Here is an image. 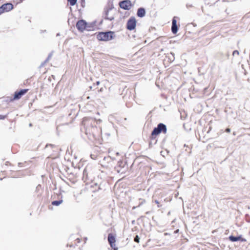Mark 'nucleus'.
<instances>
[{
    "label": "nucleus",
    "mask_w": 250,
    "mask_h": 250,
    "mask_svg": "<svg viewBox=\"0 0 250 250\" xmlns=\"http://www.w3.org/2000/svg\"><path fill=\"white\" fill-rule=\"evenodd\" d=\"M53 51H51L48 55V57H47V58L45 60V62H47L51 58V57H52V55H53Z\"/></svg>",
    "instance_id": "nucleus-24"
},
{
    "label": "nucleus",
    "mask_w": 250,
    "mask_h": 250,
    "mask_svg": "<svg viewBox=\"0 0 250 250\" xmlns=\"http://www.w3.org/2000/svg\"><path fill=\"white\" fill-rule=\"evenodd\" d=\"M167 132V125L162 123H159L152 130V136H158L161 133L166 134Z\"/></svg>",
    "instance_id": "nucleus-3"
},
{
    "label": "nucleus",
    "mask_w": 250,
    "mask_h": 250,
    "mask_svg": "<svg viewBox=\"0 0 250 250\" xmlns=\"http://www.w3.org/2000/svg\"><path fill=\"white\" fill-rule=\"evenodd\" d=\"M156 136H152V133H151L150 135L149 136L150 141L149 142V147H151L154 145H156L157 142Z\"/></svg>",
    "instance_id": "nucleus-15"
},
{
    "label": "nucleus",
    "mask_w": 250,
    "mask_h": 250,
    "mask_svg": "<svg viewBox=\"0 0 250 250\" xmlns=\"http://www.w3.org/2000/svg\"><path fill=\"white\" fill-rule=\"evenodd\" d=\"M134 223H135V221H134V220H133V221H132V224H134Z\"/></svg>",
    "instance_id": "nucleus-47"
},
{
    "label": "nucleus",
    "mask_w": 250,
    "mask_h": 250,
    "mask_svg": "<svg viewBox=\"0 0 250 250\" xmlns=\"http://www.w3.org/2000/svg\"><path fill=\"white\" fill-rule=\"evenodd\" d=\"M126 165V162H123V161L122 160H120L118 162V164H117V167H115L116 168H117V171L118 172H121V173H123L124 171H121V169L122 168H124L125 166Z\"/></svg>",
    "instance_id": "nucleus-13"
},
{
    "label": "nucleus",
    "mask_w": 250,
    "mask_h": 250,
    "mask_svg": "<svg viewBox=\"0 0 250 250\" xmlns=\"http://www.w3.org/2000/svg\"><path fill=\"white\" fill-rule=\"evenodd\" d=\"M230 128H229V127H227L225 129V132H227V133H229L230 132Z\"/></svg>",
    "instance_id": "nucleus-32"
},
{
    "label": "nucleus",
    "mask_w": 250,
    "mask_h": 250,
    "mask_svg": "<svg viewBox=\"0 0 250 250\" xmlns=\"http://www.w3.org/2000/svg\"><path fill=\"white\" fill-rule=\"evenodd\" d=\"M46 62H45V61L43 62H42V63L40 65V67H42L44 66V65L46 63Z\"/></svg>",
    "instance_id": "nucleus-34"
},
{
    "label": "nucleus",
    "mask_w": 250,
    "mask_h": 250,
    "mask_svg": "<svg viewBox=\"0 0 250 250\" xmlns=\"http://www.w3.org/2000/svg\"><path fill=\"white\" fill-rule=\"evenodd\" d=\"M2 180V178H0V180Z\"/></svg>",
    "instance_id": "nucleus-55"
},
{
    "label": "nucleus",
    "mask_w": 250,
    "mask_h": 250,
    "mask_svg": "<svg viewBox=\"0 0 250 250\" xmlns=\"http://www.w3.org/2000/svg\"><path fill=\"white\" fill-rule=\"evenodd\" d=\"M108 242L113 250H118V248L116 246V236L112 233H109L107 236Z\"/></svg>",
    "instance_id": "nucleus-5"
},
{
    "label": "nucleus",
    "mask_w": 250,
    "mask_h": 250,
    "mask_svg": "<svg viewBox=\"0 0 250 250\" xmlns=\"http://www.w3.org/2000/svg\"><path fill=\"white\" fill-rule=\"evenodd\" d=\"M48 146H50L51 147V148H54L55 147H56V146L55 145L51 144H46L45 147H48Z\"/></svg>",
    "instance_id": "nucleus-29"
},
{
    "label": "nucleus",
    "mask_w": 250,
    "mask_h": 250,
    "mask_svg": "<svg viewBox=\"0 0 250 250\" xmlns=\"http://www.w3.org/2000/svg\"><path fill=\"white\" fill-rule=\"evenodd\" d=\"M60 36V33H58L57 34H56V36L57 37H58V36Z\"/></svg>",
    "instance_id": "nucleus-43"
},
{
    "label": "nucleus",
    "mask_w": 250,
    "mask_h": 250,
    "mask_svg": "<svg viewBox=\"0 0 250 250\" xmlns=\"http://www.w3.org/2000/svg\"><path fill=\"white\" fill-rule=\"evenodd\" d=\"M134 242L139 243L140 242V237L138 235H136L134 238Z\"/></svg>",
    "instance_id": "nucleus-26"
},
{
    "label": "nucleus",
    "mask_w": 250,
    "mask_h": 250,
    "mask_svg": "<svg viewBox=\"0 0 250 250\" xmlns=\"http://www.w3.org/2000/svg\"><path fill=\"white\" fill-rule=\"evenodd\" d=\"M139 200L141 201L139 202L138 205L136 207H135V206L133 207L132 208L133 209H135L137 207H140L141 205H142L143 204H144L146 202V201L144 199H139Z\"/></svg>",
    "instance_id": "nucleus-23"
},
{
    "label": "nucleus",
    "mask_w": 250,
    "mask_h": 250,
    "mask_svg": "<svg viewBox=\"0 0 250 250\" xmlns=\"http://www.w3.org/2000/svg\"><path fill=\"white\" fill-rule=\"evenodd\" d=\"M110 157L108 156L107 157H104L103 160H110Z\"/></svg>",
    "instance_id": "nucleus-38"
},
{
    "label": "nucleus",
    "mask_w": 250,
    "mask_h": 250,
    "mask_svg": "<svg viewBox=\"0 0 250 250\" xmlns=\"http://www.w3.org/2000/svg\"><path fill=\"white\" fill-rule=\"evenodd\" d=\"M233 135L234 136H235V135H236L235 132H233Z\"/></svg>",
    "instance_id": "nucleus-48"
},
{
    "label": "nucleus",
    "mask_w": 250,
    "mask_h": 250,
    "mask_svg": "<svg viewBox=\"0 0 250 250\" xmlns=\"http://www.w3.org/2000/svg\"><path fill=\"white\" fill-rule=\"evenodd\" d=\"M177 17H174L172 20L171 32L173 34H176L178 31V26L177 24Z\"/></svg>",
    "instance_id": "nucleus-12"
},
{
    "label": "nucleus",
    "mask_w": 250,
    "mask_h": 250,
    "mask_svg": "<svg viewBox=\"0 0 250 250\" xmlns=\"http://www.w3.org/2000/svg\"><path fill=\"white\" fill-rule=\"evenodd\" d=\"M103 20H102L100 21V23H99V24H100V25L102 24V23H103Z\"/></svg>",
    "instance_id": "nucleus-42"
},
{
    "label": "nucleus",
    "mask_w": 250,
    "mask_h": 250,
    "mask_svg": "<svg viewBox=\"0 0 250 250\" xmlns=\"http://www.w3.org/2000/svg\"><path fill=\"white\" fill-rule=\"evenodd\" d=\"M119 5L121 8L125 10H129L133 4L130 0H123L119 2Z\"/></svg>",
    "instance_id": "nucleus-7"
},
{
    "label": "nucleus",
    "mask_w": 250,
    "mask_h": 250,
    "mask_svg": "<svg viewBox=\"0 0 250 250\" xmlns=\"http://www.w3.org/2000/svg\"><path fill=\"white\" fill-rule=\"evenodd\" d=\"M24 0H20V3H21Z\"/></svg>",
    "instance_id": "nucleus-45"
},
{
    "label": "nucleus",
    "mask_w": 250,
    "mask_h": 250,
    "mask_svg": "<svg viewBox=\"0 0 250 250\" xmlns=\"http://www.w3.org/2000/svg\"><path fill=\"white\" fill-rule=\"evenodd\" d=\"M184 146L187 147V146L186 145V144L184 145Z\"/></svg>",
    "instance_id": "nucleus-52"
},
{
    "label": "nucleus",
    "mask_w": 250,
    "mask_h": 250,
    "mask_svg": "<svg viewBox=\"0 0 250 250\" xmlns=\"http://www.w3.org/2000/svg\"><path fill=\"white\" fill-rule=\"evenodd\" d=\"M228 239L232 242H235L237 241H240L242 242H246L247 240L245 238L242 237V235H239L237 236H234L233 235H230L229 236Z\"/></svg>",
    "instance_id": "nucleus-10"
},
{
    "label": "nucleus",
    "mask_w": 250,
    "mask_h": 250,
    "mask_svg": "<svg viewBox=\"0 0 250 250\" xmlns=\"http://www.w3.org/2000/svg\"><path fill=\"white\" fill-rule=\"evenodd\" d=\"M179 229H177L173 231H170L169 232H165V233H164V235L165 236L170 235V236H172L173 237H174V238H175L176 237V236H175V234H178L179 233Z\"/></svg>",
    "instance_id": "nucleus-18"
},
{
    "label": "nucleus",
    "mask_w": 250,
    "mask_h": 250,
    "mask_svg": "<svg viewBox=\"0 0 250 250\" xmlns=\"http://www.w3.org/2000/svg\"><path fill=\"white\" fill-rule=\"evenodd\" d=\"M115 37V32L110 30L99 32L97 34V39L99 41L107 42L114 39Z\"/></svg>",
    "instance_id": "nucleus-2"
},
{
    "label": "nucleus",
    "mask_w": 250,
    "mask_h": 250,
    "mask_svg": "<svg viewBox=\"0 0 250 250\" xmlns=\"http://www.w3.org/2000/svg\"><path fill=\"white\" fill-rule=\"evenodd\" d=\"M175 54L173 52H170L169 54H168L167 55V58L168 61L170 62H172L174 61L175 60V56H174Z\"/></svg>",
    "instance_id": "nucleus-20"
},
{
    "label": "nucleus",
    "mask_w": 250,
    "mask_h": 250,
    "mask_svg": "<svg viewBox=\"0 0 250 250\" xmlns=\"http://www.w3.org/2000/svg\"><path fill=\"white\" fill-rule=\"evenodd\" d=\"M87 22L82 19L77 22L76 27L79 32H83L85 30H86V27H87Z\"/></svg>",
    "instance_id": "nucleus-6"
},
{
    "label": "nucleus",
    "mask_w": 250,
    "mask_h": 250,
    "mask_svg": "<svg viewBox=\"0 0 250 250\" xmlns=\"http://www.w3.org/2000/svg\"><path fill=\"white\" fill-rule=\"evenodd\" d=\"M247 221L248 222L250 223V219H247Z\"/></svg>",
    "instance_id": "nucleus-44"
},
{
    "label": "nucleus",
    "mask_w": 250,
    "mask_h": 250,
    "mask_svg": "<svg viewBox=\"0 0 250 250\" xmlns=\"http://www.w3.org/2000/svg\"><path fill=\"white\" fill-rule=\"evenodd\" d=\"M222 58L221 60L222 61H224L225 59H229L230 56L229 52V51H227L226 53H220Z\"/></svg>",
    "instance_id": "nucleus-19"
},
{
    "label": "nucleus",
    "mask_w": 250,
    "mask_h": 250,
    "mask_svg": "<svg viewBox=\"0 0 250 250\" xmlns=\"http://www.w3.org/2000/svg\"><path fill=\"white\" fill-rule=\"evenodd\" d=\"M91 157L92 159H93V158L92 157V155H91Z\"/></svg>",
    "instance_id": "nucleus-54"
},
{
    "label": "nucleus",
    "mask_w": 250,
    "mask_h": 250,
    "mask_svg": "<svg viewBox=\"0 0 250 250\" xmlns=\"http://www.w3.org/2000/svg\"><path fill=\"white\" fill-rule=\"evenodd\" d=\"M14 99V96L13 97H6L5 98V100H4L5 102L7 103H10V102H12L13 101H14V100H16V99Z\"/></svg>",
    "instance_id": "nucleus-22"
},
{
    "label": "nucleus",
    "mask_w": 250,
    "mask_h": 250,
    "mask_svg": "<svg viewBox=\"0 0 250 250\" xmlns=\"http://www.w3.org/2000/svg\"><path fill=\"white\" fill-rule=\"evenodd\" d=\"M109 11L110 10H109L106 7H104V19L106 20L112 21L114 20V17L113 16L109 17L108 16Z\"/></svg>",
    "instance_id": "nucleus-16"
},
{
    "label": "nucleus",
    "mask_w": 250,
    "mask_h": 250,
    "mask_svg": "<svg viewBox=\"0 0 250 250\" xmlns=\"http://www.w3.org/2000/svg\"><path fill=\"white\" fill-rule=\"evenodd\" d=\"M7 117V115H0V120H4Z\"/></svg>",
    "instance_id": "nucleus-31"
},
{
    "label": "nucleus",
    "mask_w": 250,
    "mask_h": 250,
    "mask_svg": "<svg viewBox=\"0 0 250 250\" xmlns=\"http://www.w3.org/2000/svg\"><path fill=\"white\" fill-rule=\"evenodd\" d=\"M221 132H223V130H221Z\"/></svg>",
    "instance_id": "nucleus-53"
},
{
    "label": "nucleus",
    "mask_w": 250,
    "mask_h": 250,
    "mask_svg": "<svg viewBox=\"0 0 250 250\" xmlns=\"http://www.w3.org/2000/svg\"><path fill=\"white\" fill-rule=\"evenodd\" d=\"M63 202V200L62 199V197H61V199L58 200H54L52 202L51 204L53 206H59Z\"/></svg>",
    "instance_id": "nucleus-21"
},
{
    "label": "nucleus",
    "mask_w": 250,
    "mask_h": 250,
    "mask_svg": "<svg viewBox=\"0 0 250 250\" xmlns=\"http://www.w3.org/2000/svg\"><path fill=\"white\" fill-rule=\"evenodd\" d=\"M146 14V10L144 7H141L137 9V16L141 18L144 17Z\"/></svg>",
    "instance_id": "nucleus-14"
},
{
    "label": "nucleus",
    "mask_w": 250,
    "mask_h": 250,
    "mask_svg": "<svg viewBox=\"0 0 250 250\" xmlns=\"http://www.w3.org/2000/svg\"><path fill=\"white\" fill-rule=\"evenodd\" d=\"M89 88L91 90L92 89V86H90L89 87Z\"/></svg>",
    "instance_id": "nucleus-46"
},
{
    "label": "nucleus",
    "mask_w": 250,
    "mask_h": 250,
    "mask_svg": "<svg viewBox=\"0 0 250 250\" xmlns=\"http://www.w3.org/2000/svg\"><path fill=\"white\" fill-rule=\"evenodd\" d=\"M28 90V89H21L19 91H16L14 93L13 99H16V100H19L23 95L25 94Z\"/></svg>",
    "instance_id": "nucleus-8"
},
{
    "label": "nucleus",
    "mask_w": 250,
    "mask_h": 250,
    "mask_svg": "<svg viewBox=\"0 0 250 250\" xmlns=\"http://www.w3.org/2000/svg\"><path fill=\"white\" fill-rule=\"evenodd\" d=\"M211 130V127L209 126V129L207 131V133H208Z\"/></svg>",
    "instance_id": "nucleus-40"
},
{
    "label": "nucleus",
    "mask_w": 250,
    "mask_h": 250,
    "mask_svg": "<svg viewBox=\"0 0 250 250\" xmlns=\"http://www.w3.org/2000/svg\"><path fill=\"white\" fill-rule=\"evenodd\" d=\"M154 202H155V203L156 204H157V205H158V208L160 207V206H159V201H158V200H155V201H154Z\"/></svg>",
    "instance_id": "nucleus-37"
},
{
    "label": "nucleus",
    "mask_w": 250,
    "mask_h": 250,
    "mask_svg": "<svg viewBox=\"0 0 250 250\" xmlns=\"http://www.w3.org/2000/svg\"><path fill=\"white\" fill-rule=\"evenodd\" d=\"M3 13L2 10L1 9V6H0V15Z\"/></svg>",
    "instance_id": "nucleus-39"
},
{
    "label": "nucleus",
    "mask_w": 250,
    "mask_h": 250,
    "mask_svg": "<svg viewBox=\"0 0 250 250\" xmlns=\"http://www.w3.org/2000/svg\"><path fill=\"white\" fill-rule=\"evenodd\" d=\"M100 81H97L95 83L93 84V85H98L100 84Z\"/></svg>",
    "instance_id": "nucleus-36"
},
{
    "label": "nucleus",
    "mask_w": 250,
    "mask_h": 250,
    "mask_svg": "<svg viewBox=\"0 0 250 250\" xmlns=\"http://www.w3.org/2000/svg\"><path fill=\"white\" fill-rule=\"evenodd\" d=\"M96 21H93L91 22H87V27H86L87 31H92L94 29V27L96 26Z\"/></svg>",
    "instance_id": "nucleus-17"
},
{
    "label": "nucleus",
    "mask_w": 250,
    "mask_h": 250,
    "mask_svg": "<svg viewBox=\"0 0 250 250\" xmlns=\"http://www.w3.org/2000/svg\"><path fill=\"white\" fill-rule=\"evenodd\" d=\"M24 163H18V166L20 167H23Z\"/></svg>",
    "instance_id": "nucleus-33"
},
{
    "label": "nucleus",
    "mask_w": 250,
    "mask_h": 250,
    "mask_svg": "<svg viewBox=\"0 0 250 250\" xmlns=\"http://www.w3.org/2000/svg\"><path fill=\"white\" fill-rule=\"evenodd\" d=\"M239 55V52L237 50H235L232 52V56H235V55L238 56Z\"/></svg>",
    "instance_id": "nucleus-27"
},
{
    "label": "nucleus",
    "mask_w": 250,
    "mask_h": 250,
    "mask_svg": "<svg viewBox=\"0 0 250 250\" xmlns=\"http://www.w3.org/2000/svg\"><path fill=\"white\" fill-rule=\"evenodd\" d=\"M0 6L3 13L9 12L14 8V6L11 2L5 3Z\"/></svg>",
    "instance_id": "nucleus-11"
},
{
    "label": "nucleus",
    "mask_w": 250,
    "mask_h": 250,
    "mask_svg": "<svg viewBox=\"0 0 250 250\" xmlns=\"http://www.w3.org/2000/svg\"><path fill=\"white\" fill-rule=\"evenodd\" d=\"M137 21L133 16L131 17L127 21L126 28L129 31H132L136 28Z\"/></svg>",
    "instance_id": "nucleus-4"
},
{
    "label": "nucleus",
    "mask_w": 250,
    "mask_h": 250,
    "mask_svg": "<svg viewBox=\"0 0 250 250\" xmlns=\"http://www.w3.org/2000/svg\"><path fill=\"white\" fill-rule=\"evenodd\" d=\"M94 185L98 187V189L97 190V191L101 189L100 186H99L97 183H94Z\"/></svg>",
    "instance_id": "nucleus-35"
},
{
    "label": "nucleus",
    "mask_w": 250,
    "mask_h": 250,
    "mask_svg": "<svg viewBox=\"0 0 250 250\" xmlns=\"http://www.w3.org/2000/svg\"><path fill=\"white\" fill-rule=\"evenodd\" d=\"M91 167L89 166H87L83 170V180L84 182H88L90 181H91L92 179L90 178L88 176L89 170L90 169Z\"/></svg>",
    "instance_id": "nucleus-9"
},
{
    "label": "nucleus",
    "mask_w": 250,
    "mask_h": 250,
    "mask_svg": "<svg viewBox=\"0 0 250 250\" xmlns=\"http://www.w3.org/2000/svg\"><path fill=\"white\" fill-rule=\"evenodd\" d=\"M71 6H74L76 3L77 0H67Z\"/></svg>",
    "instance_id": "nucleus-25"
},
{
    "label": "nucleus",
    "mask_w": 250,
    "mask_h": 250,
    "mask_svg": "<svg viewBox=\"0 0 250 250\" xmlns=\"http://www.w3.org/2000/svg\"><path fill=\"white\" fill-rule=\"evenodd\" d=\"M98 122H99L100 123V122H101V120H99L98 121Z\"/></svg>",
    "instance_id": "nucleus-51"
},
{
    "label": "nucleus",
    "mask_w": 250,
    "mask_h": 250,
    "mask_svg": "<svg viewBox=\"0 0 250 250\" xmlns=\"http://www.w3.org/2000/svg\"><path fill=\"white\" fill-rule=\"evenodd\" d=\"M41 185H39L36 187V190L39 189V188H41Z\"/></svg>",
    "instance_id": "nucleus-41"
},
{
    "label": "nucleus",
    "mask_w": 250,
    "mask_h": 250,
    "mask_svg": "<svg viewBox=\"0 0 250 250\" xmlns=\"http://www.w3.org/2000/svg\"><path fill=\"white\" fill-rule=\"evenodd\" d=\"M85 133L88 139L92 142L100 141L102 129L96 125L97 122L92 118H84L82 122Z\"/></svg>",
    "instance_id": "nucleus-1"
},
{
    "label": "nucleus",
    "mask_w": 250,
    "mask_h": 250,
    "mask_svg": "<svg viewBox=\"0 0 250 250\" xmlns=\"http://www.w3.org/2000/svg\"><path fill=\"white\" fill-rule=\"evenodd\" d=\"M29 126H32V124L31 123H30V124H29Z\"/></svg>",
    "instance_id": "nucleus-49"
},
{
    "label": "nucleus",
    "mask_w": 250,
    "mask_h": 250,
    "mask_svg": "<svg viewBox=\"0 0 250 250\" xmlns=\"http://www.w3.org/2000/svg\"><path fill=\"white\" fill-rule=\"evenodd\" d=\"M81 5L82 7L84 8L85 7V0H80Z\"/></svg>",
    "instance_id": "nucleus-30"
},
{
    "label": "nucleus",
    "mask_w": 250,
    "mask_h": 250,
    "mask_svg": "<svg viewBox=\"0 0 250 250\" xmlns=\"http://www.w3.org/2000/svg\"><path fill=\"white\" fill-rule=\"evenodd\" d=\"M246 216L249 217V214H246Z\"/></svg>",
    "instance_id": "nucleus-50"
},
{
    "label": "nucleus",
    "mask_w": 250,
    "mask_h": 250,
    "mask_svg": "<svg viewBox=\"0 0 250 250\" xmlns=\"http://www.w3.org/2000/svg\"><path fill=\"white\" fill-rule=\"evenodd\" d=\"M109 10L111 11V10H112L114 7V5H113V2H112L111 3V4L109 6V7H106Z\"/></svg>",
    "instance_id": "nucleus-28"
}]
</instances>
